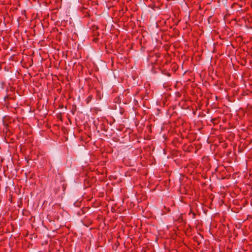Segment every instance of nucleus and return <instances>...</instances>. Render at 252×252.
<instances>
[{"instance_id": "f257e3e1", "label": "nucleus", "mask_w": 252, "mask_h": 252, "mask_svg": "<svg viewBox=\"0 0 252 252\" xmlns=\"http://www.w3.org/2000/svg\"><path fill=\"white\" fill-rule=\"evenodd\" d=\"M30 76H31V75H30V74L29 73V75H28V76H26V75H25V76H24V82H26V84H28V83H29V82H28V78H30Z\"/></svg>"}, {"instance_id": "f03ea898", "label": "nucleus", "mask_w": 252, "mask_h": 252, "mask_svg": "<svg viewBox=\"0 0 252 252\" xmlns=\"http://www.w3.org/2000/svg\"><path fill=\"white\" fill-rule=\"evenodd\" d=\"M27 178H29V179H30L31 178H32V176L30 175H29L28 176H27Z\"/></svg>"}]
</instances>
